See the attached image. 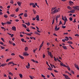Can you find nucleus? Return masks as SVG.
Listing matches in <instances>:
<instances>
[{
	"instance_id": "nucleus-26",
	"label": "nucleus",
	"mask_w": 79,
	"mask_h": 79,
	"mask_svg": "<svg viewBox=\"0 0 79 79\" xmlns=\"http://www.w3.org/2000/svg\"><path fill=\"white\" fill-rule=\"evenodd\" d=\"M33 11L34 12V14H36V11L34 9L33 10Z\"/></svg>"
},
{
	"instance_id": "nucleus-29",
	"label": "nucleus",
	"mask_w": 79,
	"mask_h": 79,
	"mask_svg": "<svg viewBox=\"0 0 79 79\" xmlns=\"http://www.w3.org/2000/svg\"><path fill=\"white\" fill-rule=\"evenodd\" d=\"M48 69L49 70H50V71H52V68L49 67V68H48Z\"/></svg>"
},
{
	"instance_id": "nucleus-36",
	"label": "nucleus",
	"mask_w": 79,
	"mask_h": 79,
	"mask_svg": "<svg viewBox=\"0 0 79 79\" xmlns=\"http://www.w3.org/2000/svg\"><path fill=\"white\" fill-rule=\"evenodd\" d=\"M1 48H2V49H5V47H3L2 46H1Z\"/></svg>"
},
{
	"instance_id": "nucleus-17",
	"label": "nucleus",
	"mask_w": 79,
	"mask_h": 79,
	"mask_svg": "<svg viewBox=\"0 0 79 79\" xmlns=\"http://www.w3.org/2000/svg\"><path fill=\"white\" fill-rule=\"evenodd\" d=\"M15 16V14H12L10 15V16L11 17H14Z\"/></svg>"
},
{
	"instance_id": "nucleus-59",
	"label": "nucleus",
	"mask_w": 79,
	"mask_h": 79,
	"mask_svg": "<svg viewBox=\"0 0 79 79\" xmlns=\"http://www.w3.org/2000/svg\"><path fill=\"white\" fill-rule=\"evenodd\" d=\"M32 6H33V8H35V6H36L34 4Z\"/></svg>"
},
{
	"instance_id": "nucleus-33",
	"label": "nucleus",
	"mask_w": 79,
	"mask_h": 79,
	"mask_svg": "<svg viewBox=\"0 0 79 79\" xmlns=\"http://www.w3.org/2000/svg\"><path fill=\"white\" fill-rule=\"evenodd\" d=\"M9 44H11V45L13 44V43H12V42H11V41L10 40L9 41Z\"/></svg>"
},
{
	"instance_id": "nucleus-53",
	"label": "nucleus",
	"mask_w": 79,
	"mask_h": 79,
	"mask_svg": "<svg viewBox=\"0 0 79 79\" xmlns=\"http://www.w3.org/2000/svg\"><path fill=\"white\" fill-rule=\"evenodd\" d=\"M0 44H1V45H3V43L1 41H0Z\"/></svg>"
},
{
	"instance_id": "nucleus-25",
	"label": "nucleus",
	"mask_w": 79,
	"mask_h": 79,
	"mask_svg": "<svg viewBox=\"0 0 79 79\" xmlns=\"http://www.w3.org/2000/svg\"><path fill=\"white\" fill-rule=\"evenodd\" d=\"M13 63V61L10 62L8 63V65H9V64H12Z\"/></svg>"
},
{
	"instance_id": "nucleus-61",
	"label": "nucleus",
	"mask_w": 79,
	"mask_h": 79,
	"mask_svg": "<svg viewBox=\"0 0 79 79\" xmlns=\"http://www.w3.org/2000/svg\"><path fill=\"white\" fill-rule=\"evenodd\" d=\"M75 35V36H79V35H78L77 34H76L75 35Z\"/></svg>"
},
{
	"instance_id": "nucleus-20",
	"label": "nucleus",
	"mask_w": 79,
	"mask_h": 79,
	"mask_svg": "<svg viewBox=\"0 0 79 79\" xmlns=\"http://www.w3.org/2000/svg\"><path fill=\"white\" fill-rule=\"evenodd\" d=\"M24 16L25 18H26V17H27V14L25 13L24 14Z\"/></svg>"
},
{
	"instance_id": "nucleus-50",
	"label": "nucleus",
	"mask_w": 79,
	"mask_h": 79,
	"mask_svg": "<svg viewBox=\"0 0 79 79\" xmlns=\"http://www.w3.org/2000/svg\"><path fill=\"white\" fill-rule=\"evenodd\" d=\"M29 66H28L27 65L26 66V68H27V69H29Z\"/></svg>"
},
{
	"instance_id": "nucleus-9",
	"label": "nucleus",
	"mask_w": 79,
	"mask_h": 79,
	"mask_svg": "<svg viewBox=\"0 0 79 79\" xmlns=\"http://www.w3.org/2000/svg\"><path fill=\"white\" fill-rule=\"evenodd\" d=\"M49 54H50L49 55H50L51 58H53V55H52V52H50Z\"/></svg>"
},
{
	"instance_id": "nucleus-45",
	"label": "nucleus",
	"mask_w": 79,
	"mask_h": 79,
	"mask_svg": "<svg viewBox=\"0 0 79 79\" xmlns=\"http://www.w3.org/2000/svg\"><path fill=\"white\" fill-rule=\"evenodd\" d=\"M69 3H72L73 4V2H72V1H69Z\"/></svg>"
},
{
	"instance_id": "nucleus-32",
	"label": "nucleus",
	"mask_w": 79,
	"mask_h": 79,
	"mask_svg": "<svg viewBox=\"0 0 79 79\" xmlns=\"http://www.w3.org/2000/svg\"><path fill=\"white\" fill-rule=\"evenodd\" d=\"M15 11H16V12H18V11H19V8H17L16 9Z\"/></svg>"
},
{
	"instance_id": "nucleus-6",
	"label": "nucleus",
	"mask_w": 79,
	"mask_h": 79,
	"mask_svg": "<svg viewBox=\"0 0 79 79\" xmlns=\"http://www.w3.org/2000/svg\"><path fill=\"white\" fill-rule=\"evenodd\" d=\"M74 66L77 69H78L79 70V66H78L77 64H74Z\"/></svg>"
},
{
	"instance_id": "nucleus-35",
	"label": "nucleus",
	"mask_w": 79,
	"mask_h": 79,
	"mask_svg": "<svg viewBox=\"0 0 79 79\" xmlns=\"http://www.w3.org/2000/svg\"><path fill=\"white\" fill-rule=\"evenodd\" d=\"M69 19L70 21H73V18H70Z\"/></svg>"
},
{
	"instance_id": "nucleus-21",
	"label": "nucleus",
	"mask_w": 79,
	"mask_h": 79,
	"mask_svg": "<svg viewBox=\"0 0 79 79\" xmlns=\"http://www.w3.org/2000/svg\"><path fill=\"white\" fill-rule=\"evenodd\" d=\"M79 6H75V10H77V8H79Z\"/></svg>"
},
{
	"instance_id": "nucleus-39",
	"label": "nucleus",
	"mask_w": 79,
	"mask_h": 79,
	"mask_svg": "<svg viewBox=\"0 0 79 79\" xmlns=\"http://www.w3.org/2000/svg\"><path fill=\"white\" fill-rule=\"evenodd\" d=\"M10 3H12V4H13V0H11L10 1Z\"/></svg>"
},
{
	"instance_id": "nucleus-38",
	"label": "nucleus",
	"mask_w": 79,
	"mask_h": 79,
	"mask_svg": "<svg viewBox=\"0 0 79 79\" xmlns=\"http://www.w3.org/2000/svg\"><path fill=\"white\" fill-rule=\"evenodd\" d=\"M21 41H22V42H24V39H21Z\"/></svg>"
},
{
	"instance_id": "nucleus-30",
	"label": "nucleus",
	"mask_w": 79,
	"mask_h": 79,
	"mask_svg": "<svg viewBox=\"0 0 79 79\" xmlns=\"http://www.w3.org/2000/svg\"><path fill=\"white\" fill-rule=\"evenodd\" d=\"M19 75L20 77H21V78H22V77H23V75H22V74H19Z\"/></svg>"
},
{
	"instance_id": "nucleus-24",
	"label": "nucleus",
	"mask_w": 79,
	"mask_h": 79,
	"mask_svg": "<svg viewBox=\"0 0 79 79\" xmlns=\"http://www.w3.org/2000/svg\"><path fill=\"white\" fill-rule=\"evenodd\" d=\"M27 50H28V48H27V47H26L25 48V51H27Z\"/></svg>"
},
{
	"instance_id": "nucleus-58",
	"label": "nucleus",
	"mask_w": 79,
	"mask_h": 79,
	"mask_svg": "<svg viewBox=\"0 0 79 79\" xmlns=\"http://www.w3.org/2000/svg\"><path fill=\"white\" fill-rule=\"evenodd\" d=\"M54 60L55 61H56L57 60L55 58V57H54Z\"/></svg>"
},
{
	"instance_id": "nucleus-34",
	"label": "nucleus",
	"mask_w": 79,
	"mask_h": 79,
	"mask_svg": "<svg viewBox=\"0 0 79 79\" xmlns=\"http://www.w3.org/2000/svg\"><path fill=\"white\" fill-rule=\"evenodd\" d=\"M51 74L52 76V77H55V75L53 74L52 73H51Z\"/></svg>"
},
{
	"instance_id": "nucleus-11",
	"label": "nucleus",
	"mask_w": 79,
	"mask_h": 79,
	"mask_svg": "<svg viewBox=\"0 0 79 79\" xmlns=\"http://www.w3.org/2000/svg\"><path fill=\"white\" fill-rule=\"evenodd\" d=\"M23 55L24 56H28L29 54L24 53H23Z\"/></svg>"
},
{
	"instance_id": "nucleus-7",
	"label": "nucleus",
	"mask_w": 79,
	"mask_h": 79,
	"mask_svg": "<svg viewBox=\"0 0 79 79\" xmlns=\"http://www.w3.org/2000/svg\"><path fill=\"white\" fill-rule=\"evenodd\" d=\"M74 11H75V10H71L70 11H68V13H73Z\"/></svg>"
},
{
	"instance_id": "nucleus-23",
	"label": "nucleus",
	"mask_w": 79,
	"mask_h": 79,
	"mask_svg": "<svg viewBox=\"0 0 79 79\" xmlns=\"http://www.w3.org/2000/svg\"><path fill=\"white\" fill-rule=\"evenodd\" d=\"M17 4L19 6H20L21 5V3L19 2H17Z\"/></svg>"
},
{
	"instance_id": "nucleus-13",
	"label": "nucleus",
	"mask_w": 79,
	"mask_h": 79,
	"mask_svg": "<svg viewBox=\"0 0 79 79\" xmlns=\"http://www.w3.org/2000/svg\"><path fill=\"white\" fill-rule=\"evenodd\" d=\"M23 27H25V28H27V27H26V25L25 24H22Z\"/></svg>"
},
{
	"instance_id": "nucleus-60",
	"label": "nucleus",
	"mask_w": 79,
	"mask_h": 79,
	"mask_svg": "<svg viewBox=\"0 0 79 79\" xmlns=\"http://www.w3.org/2000/svg\"><path fill=\"white\" fill-rule=\"evenodd\" d=\"M71 72L72 74H74V71L73 70H71Z\"/></svg>"
},
{
	"instance_id": "nucleus-47",
	"label": "nucleus",
	"mask_w": 79,
	"mask_h": 79,
	"mask_svg": "<svg viewBox=\"0 0 79 79\" xmlns=\"http://www.w3.org/2000/svg\"><path fill=\"white\" fill-rule=\"evenodd\" d=\"M34 5V3H31L30 4V6H31V5Z\"/></svg>"
},
{
	"instance_id": "nucleus-14",
	"label": "nucleus",
	"mask_w": 79,
	"mask_h": 79,
	"mask_svg": "<svg viewBox=\"0 0 79 79\" xmlns=\"http://www.w3.org/2000/svg\"><path fill=\"white\" fill-rule=\"evenodd\" d=\"M35 34H37V35H40V33H38L37 32V31H35Z\"/></svg>"
},
{
	"instance_id": "nucleus-46",
	"label": "nucleus",
	"mask_w": 79,
	"mask_h": 79,
	"mask_svg": "<svg viewBox=\"0 0 79 79\" xmlns=\"http://www.w3.org/2000/svg\"><path fill=\"white\" fill-rule=\"evenodd\" d=\"M62 24V22H61V21H60V23H59V25H60V24Z\"/></svg>"
},
{
	"instance_id": "nucleus-48",
	"label": "nucleus",
	"mask_w": 79,
	"mask_h": 79,
	"mask_svg": "<svg viewBox=\"0 0 79 79\" xmlns=\"http://www.w3.org/2000/svg\"><path fill=\"white\" fill-rule=\"evenodd\" d=\"M27 35H29L30 36H31V35H32L31 34H29V33H28L27 34Z\"/></svg>"
},
{
	"instance_id": "nucleus-41",
	"label": "nucleus",
	"mask_w": 79,
	"mask_h": 79,
	"mask_svg": "<svg viewBox=\"0 0 79 79\" xmlns=\"http://www.w3.org/2000/svg\"><path fill=\"white\" fill-rule=\"evenodd\" d=\"M54 22H55V20H54V19H53L52 20V24H53V23H54Z\"/></svg>"
},
{
	"instance_id": "nucleus-55",
	"label": "nucleus",
	"mask_w": 79,
	"mask_h": 79,
	"mask_svg": "<svg viewBox=\"0 0 79 79\" xmlns=\"http://www.w3.org/2000/svg\"><path fill=\"white\" fill-rule=\"evenodd\" d=\"M29 77H30V78L31 79H34V78H33V77H32L31 76H30Z\"/></svg>"
},
{
	"instance_id": "nucleus-22",
	"label": "nucleus",
	"mask_w": 79,
	"mask_h": 79,
	"mask_svg": "<svg viewBox=\"0 0 79 79\" xmlns=\"http://www.w3.org/2000/svg\"><path fill=\"white\" fill-rule=\"evenodd\" d=\"M56 59H57V61H58L60 62V63H61V61H60V60H59V59H58V58L57 57Z\"/></svg>"
},
{
	"instance_id": "nucleus-54",
	"label": "nucleus",
	"mask_w": 79,
	"mask_h": 79,
	"mask_svg": "<svg viewBox=\"0 0 79 79\" xmlns=\"http://www.w3.org/2000/svg\"><path fill=\"white\" fill-rule=\"evenodd\" d=\"M60 30V27H58L56 30H55V31H58V30Z\"/></svg>"
},
{
	"instance_id": "nucleus-28",
	"label": "nucleus",
	"mask_w": 79,
	"mask_h": 79,
	"mask_svg": "<svg viewBox=\"0 0 79 79\" xmlns=\"http://www.w3.org/2000/svg\"><path fill=\"white\" fill-rule=\"evenodd\" d=\"M4 18H8V15H4Z\"/></svg>"
},
{
	"instance_id": "nucleus-43",
	"label": "nucleus",
	"mask_w": 79,
	"mask_h": 79,
	"mask_svg": "<svg viewBox=\"0 0 79 79\" xmlns=\"http://www.w3.org/2000/svg\"><path fill=\"white\" fill-rule=\"evenodd\" d=\"M10 60V59H8L6 60V62H8V61H9Z\"/></svg>"
},
{
	"instance_id": "nucleus-5",
	"label": "nucleus",
	"mask_w": 79,
	"mask_h": 79,
	"mask_svg": "<svg viewBox=\"0 0 79 79\" xmlns=\"http://www.w3.org/2000/svg\"><path fill=\"white\" fill-rule=\"evenodd\" d=\"M11 29H12L13 31H16V27L14 26L12 27L11 28Z\"/></svg>"
},
{
	"instance_id": "nucleus-64",
	"label": "nucleus",
	"mask_w": 79,
	"mask_h": 79,
	"mask_svg": "<svg viewBox=\"0 0 79 79\" xmlns=\"http://www.w3.org/2000/svg\"><path fill=\"white\" fill-rule=\"evenodd\" d=\"M62 20H63V21H64V17H63V16H62Z\"/></svg>"
},
{
	"instance_id": "nucleus-63",
	"label": "nucleus",
	"mask_w": 79,
	"mask_h": 79,
	"mask_svg": "<svg viewBox=\"0 0 79 79\" xmlns=\"http://www.w3.org/2000/svg\"><path fill=\"white\" fill-rule=\"evenodd\" d=\"M8 77H9V79H11V77L10 76H8Z\"/></svg>"
},
{
	"instance_id": "nucleus-4",
	"label": "nucleus",
	"mask_w": 79,
	"mask_h": 79,
	"mask_svg": "<svg viewBox=\"0 0 79 79\" xmlns=\"http://www.w3.org/2000/svg\"><path fill=\"white\" fill-rule=\"evenodd\" d=\"M60 17V15H57L56 16V23H57V21H58V18H59Z\"/></svg>"
},
{
	"instance_id": "nucleus-15",
	"label": "nucleus",
	"mask_w": 79,
	"mask_h": 79,
	"mask_svg": "<svg viewBox=\"0 0 79 79\" xmlns=\"http://www.w3.org/2000/svg\"><path fill=\"white\" fill-rule=\"evenodd\" d=\"M6 64H3L1 65V66H5L6 65Z\"/></svg>"
},
{
	"instance_id": "nucleus-49",
	"label": "nucleus",
	"mask_w": 79,
	"mask_h": 79,
	"mask_svg": "<svg viewBox=\"0 0 79 79\" xmlns=\"http://www.w3.org/2000/svg\"><path fill=\"white\" fill-rule=\"evenodd\" d=\"M73 23H76V19H74V20L73 21Z\"/></svg>"
},
{
	"instance_id": "nucleus-3",
	"label": "nucleus",
	"mask_w": 79,
	"mask_h": 79,
	"mask_svg": "<svg viewBox=\"0 0 79 79\" xmlns=\"http://www.w3.org/2000/svg\"><path fill=\"white\" fill-rule=\"evenodd\" d=\"M63 76H64V77H65V78L66 79H70V78H69V76H68L67 75H65L64 74H63Z\"/></svg>"
},
{
	"instance_id": "nucleus-8",
	"label": "nucleus",
	"mask_w": 79,
	"mask_h": 79,
	"mask_svg": "<svg viewBox=\"0 0 79 79\" xmlns=\"http://www.w3.org/2000/svg\"><path fill=\"white\" fill-rule=\"evenodd\" d=\"M64 21H65L66 22V21H68V19H67V18H66V16H64Z\"/></svg>"
},
{
	"instance_id": "nucleus-51",
	"label": "nucleus",
	"mask_w": 79,
	"mask_h": 79,
	"mask_svg": "<svg viewBox=\"0 0 79 79\" xmlns=\"http://www.w3.org/2000/svg\"><path fill=\"white\" fill-rule=\"evenodd\" d=\"M41 76H42V77H45V76L44 75L42 74H41Z\"/></svg>"
},
{
	"instance_id": "nucleus-18",
	"label": "nucleus",
	"mask_w": 79,
	"mask_h": 79,
	"mask_svg": "<svg viewBox=\"0 0 79 79\" xmlns=\"http://www.w3.org/2000/svg\"><path fill=\"white\" fill-rule=\"evenodd\" d=\"M67 8L68 9H69V10H72V8L71 7H70L69 6H68L67 7Z\"/></svg>"
},
{
	"instance_id": "nucleus-40",
	"label": "nucleus",
	"mask_w": 79,
	"mask_h": 79,
	"mask_svg": "<svg viewBox=\"0 0 79 79\" xmlns=\"http://www.w3.org/2000/svg\"><path fill=\"white\" fill-rule=\"evenodd\" d=\"M65 38L66 39L68 40H69V38H68V37L66 36L65 37Z\"/></svg>"
},
{
	"instance_id": "nucleus-52",
	"label": "nucleus",
	"mask_w": 79,
	"mask_h": 79,
	"mask_svg": "<svg viewBox=\"0 0 79 79\" xmlns=\"http://www.w3.org/2000/svg\"><path fill=\"white\" fill-rule=\"evenodd\" d=\"M27 26H30V23L29 22H28V23H27Z\"/></svg>"
},
{
	"instance_id": "nucleus-2",
	"label": "nucleus",
	"mask_w": 79,
	"mask_h": 79,
	"mask_svg": "<svg viewBox=\"0 0 79 79\" xmlns=\"http://www.w3.org/2000/svg\"><path fill=\"white\" fill-rule=\"evenodd\" d=\"M60 66H64V67H66V68H67L68 69L69 71H71V69H70V68L69 66H66L65 64H63L62 62H61V63H60Z\"/></svg>"
},
{
	"instance_id": "nucleus-1",
	"label": "nucleus",
	"mask_w": 79,
	"mask_h": 79,
	"mask_svg": "<svg viewBox=\"0 0 79 79\" xmlns=\"http://www.w3.org/2000/svg\"><path fill=\"white\" fill-rule=\"evenodd\" d=\"M57 8L56 7H55L54 8H52L51 9L52 11H53L54 10H55L51 12V14L52 15H53V14L55 13H57L58 12H59L60 11V8H58L57 10L56 9Z\"/></svg>"
},
{
	"instance_id": "nucleus-37",
	"label": "nucleus",
	"mask_w": 79,
	"mask_h": 79,
	"mask_svg": "<svg viewBox=\"0 0 79 79\" xmlns=\"http://www.w3.org/2000/svg\"><path fill=\"white\" fill-rule=\"evenodd\" d=\"M1 40L3 41L4 42H5V40H4V39H3V38H1Z\"/></svg>"
},
{
	"instance_id": "nucleus-31",
	"label": "nucleus",
	"mask_w": 79,
	"mask_h": 79,
	"mask_svg": "<svg viewBox=\"0 0 79 79\" xmlns=\"http://www.w3.org/2000/svg\"><path fill=\"white\" fill-rule=\"evenodd\" d=\"M1 29H4V30H6V29L5 28V27H1Z\"/></svg>"
},
{
	"instance_id": "nucleus-12",
	"label": "nucleus",
	"mask_w": 79,
	"mask_h": 79,
	"mask_svg": "<svg viewBox=\"0 0 79 79\" xmlns=\"http://www.w3.org/2000/svg\"><path fill=\"white\" fill-rule=\"evenodd\" d=\"M19 57H20V58L22 59V60H23V59H24V57H23V56L19 55Z\"/></svg>"
},
{
	"instance_id": "nucleus-44",
	"label": "nucleus",
	"mask_w": 79,
	"mask_h": 79,
	"mask_svg": "<svg viewBox=\"0 0 79 79\" xmlns=\"http://www.w3.org/2000/svg\"><path fill=\"white\" fill-rule=\"evenodd\" d=\"M62 28H63V29H65L66 28V26H62Z\"/></svg>"
},
{
	"instance_id": "nucleus-62",
	"label": "nucleus",
	"mask_w": 79,
	"mask_h": 79,
	"mask_svg": "<svg viewBox=\"0 0 79 79\" xmlns=\"http://www.w3.org/2000/svg\"><path fill=\"white\" fill-rule=\"evenodd\" d=\"M69 37L70 38V40H72V39H73V38H72L71 37L69 36Z\"/></svg>"
},
{
	"instance_id": "nucleus-27",
	"label": "nucleus",
	"mask_w": 79,
	"mask_h": 79,
	"mask_svg": "<svg viewBox=\"0 0 79 79\" xmlns=\"http://www.w3.org/2000/svg\"><path fill=\"white\" fill-rule=\"evenodd\" d=\"M9 74L10 75H11V76H13V74H12V73L11 72H9Z\"/></svg>"
},
{
	"instance_id": "nucleus-19",
	"label": "nucleus",
	"mask_w": 79,
	"mask_h": 79,
	"mask_svg": "<svg viewBox=\"0 0 79 79\" xmlns=\"http://www.w3.org/2000/svg\"><path fill=\"white\" fill-rule=\"evenodd\" d=\"M7 24H11V22H10V21H8L6 22Z\"/></svg>"
},
{
	"instance_id": "nucleus-56",
	"label": "nucleus",
	"mask_w": 79,
	"mask_h": 79,
	"mask_svg": "<svg viewBox=\"0 0 79 79\" xmlns=\"http://www.w3.org/2000/svg\"><path fill=\"white\" fill-rule=\"evenodd\" d=\"M54 72H55V73H58V72L57 71V70H54Z\"/></svg>"
},
{
	"instance_id": "nucleus-57",
	"label": "nucleus",
	"mask_w": 79,
	"mask_h": 79,
	"mask_svg": "<svg viewBox=\"0 0 79 79\" xmlns=\"http://www.w3.org/2000/svg\"><path fill=\"white\" fill-rule=\"evenodd\" d=\"M31 61H33V62H34V63H35V61L34 60L31 59Z\"/></svg>"
},
{
	"instance_id": "nucleus-42",
	"label": "nucleus",
	"mask_w": 79,
	"mask_h": 79,
	"mask_svg": "<svg viewBox=\"0 0 79 79\" xmlns=\"http://www.w3.org/2000/svg\"><path fill=\"white\" fill-rule=\"evenodd\" d=\"M1 24L2 26H4L5 24V23H4L3 22H2Z\"/></svg>"
},
{
	"instance_id": "nucleus-10",
	"label": "nucleus",
	"mask_w": 79,
	"mask_h": 79,
	"mask_svg": "<svg viewBox=\"0 0 79 79\" xmlns=\"http://www.w3.org/2000/svg\"><path fill=\"white\" fill-rule=\"evenodd\" d=\"M62 48H63L64 49V50H67V49H68V48L66 46H62Z\"/></svg>"
},
{
	"instance_id": "nucleus-16",
	"label": "nucleus",
	"mask_w": 79,
	"mask_h": 79,
	"mask_svg": "<svg viewBox=\"0 0 79 79\" xmlns=\"http://www.w3.org/2000/svg\"><path fill=\"white\" fill-rule=\"evenodd\" d=\"M67 43L69 44H73V42L71 41H68Z\"/></svg>"
}]
</instances>
